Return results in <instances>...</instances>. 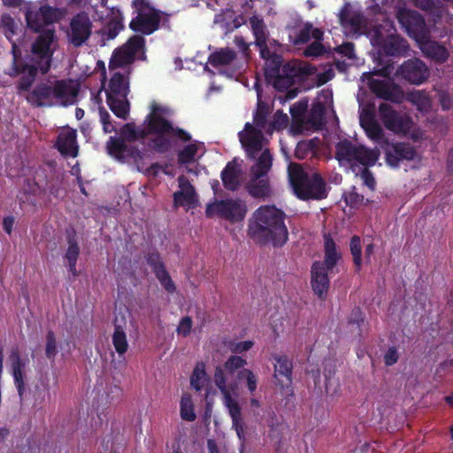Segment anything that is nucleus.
I'll return each mask as SVG.
<instances>
[{
	"label": "nucleus",
	"mask_w": 453,
	"mask_h": 453,
	"mask_svg": "<svg viewBox=\"0 0 453 453\" xmlns=\"http://www.w3.org/2000/svg\"><path fill=\"white\" fill-rule=\"evenodd\" d=\"M247 364V361L245 358L238 356V355H233L230 356L226 361L224 363L223 367L225 371L228 374H234L236 371L240 369H243L244 365Z\"/></svg>",
	"instance_id": "nucleus-46"
},
{
	"label": "nucleus",
	"mask_w": 453,
	"mask_h": 453,
	"mask_svg": "<svg viewBox=\"0 0 453 453\" xmlns=\"http://www.w3.org/2000/svg\"><path fill=\"white\" fill-rule=\"evenodd\" d=\"M121 134L127 142H135V126L133 123H127L121 129Z\"/></svg>",
	"instance_id": "nucleus-64"
},
{
	"label": "nucleus",
	"mask_w": 453,
	"mask_h": 453,
	"mask_svg": "<svg viewBox=\"0 0 453 453\" xmlns=\"http://www.w3.org/2000/svg\"><path fill=\"white\" fill-rule=\"evenodd\" d=\"M397 74L410 83L419 85L429 76V70L423 61L418 58L409 59L402 64Z\"/></svg>",
	"instance_id": "nucleus-14"
},
{
	"label": "nucleus",
	"mask_w": 453,
	"mask_h": 453,
	"mask_svg": "<svg viewBox=\"0 0 453 453\" xmlns=\"http://www.w3.org/2000/svg\"><path fill=\"white\" fill-rule=\"evenodd\" d=\"M404 41L397 37H390L385 41L384 50L388 55L396 56L403 52L405 48Z\"/></svg>",
	"instance_id": "nucleus-43"
},
{
	"label": "nucleus",
	"mask_w": 453,
	"mask_h": 453,
	"mask_svg": "<svg viewBox=\"0 0 453 453\" xmlns=\"http://www.w3.org/2000/svg\"><path fill=\"white\" fill-rule=\"evenodd\" d=\"M238 379L246 380L247 388L250 394H253L256 391L257 386V378L251 370L246 368L240 370L238 372Z\"/></svg>",
	"instance_id": "nucleus-52"
},
{
	"label": "nucleus",
	"mask_w": 453,
	"mask_h": 453,
	"mask_svg": "<svg viewBox=\"0 0 453 453\" xmlns=\"http://www.w3.org/2000/svg\"><path fill=\"white\" fill-rule=\"evenodd\" d=\"M288 178L295 195L301 200H322L328 195L322 176L318 173L310 174L299 165H289Z\"/></svg>",
	"instance_id": "nucleus-5"
},
{
	"label": "nucleus",
	"mask_w": 453,
	"mask_h": 453,
	"mask_svg": "<svg viewBox=\"0 0 453 453\" xmlns=\"http://www.w3.org/2000/svg\"><path fill=\"white\" fill-rule=\"evenodd\" d=\"M316 143L314 140L301 141L295 149V157L297 159L311 157L315 154Z\"/></svg>",
	"instance_id": "nucleus-38"
},
{
	"label": "nucleus",
	"mask_w": 453,
	"mask_h": 453,
	"mask_svg": "<svg viewBox=\"0 0 453 453\" xmlns=\"http://www.w3.org/2000/svg\"><path fill=\"white\" fill-rule=\"evenodd\" d=\"M112 344L116 352L121 356L124 355L128 349V342L126 332L122 326L115 325L114 332L112 334Z\"/></svg>",
	"instance_id": "nucleus-32"
},
{
	"label": "nucleus",
	"mask_w": 453,
	"mask_h": 453,
	"mask_svg": "<svg viewBox=\"0 0 453 453\" xmlns=\"http://www.w3.org/2000/svg\"><path fill=\"white\" fill-rule=\"evenodd\" d=\"M426 54L431 58L434 59L439 63L445 62L449 58V52L444 46H441L438 43H433L428 46L426 50Z\"/></svg>",
	"instance_id": "nucleus-45"
},
{
	"label": "nucleus",
	"mask_w": 453,
	"mask_h": 453,
	"mask_svg": "<svg viewBox=\"0 0 453 453\" xmlns=\"http://www.w3.org/2000/svg\"><path fill=\"white\" fill-rule=\"evenodd\" d=\"M411 97L412 102L418 106L419 111H427L431 105L428 96L423 92L413 93Z\"/></svg>",
	"instance_id": "nucleus-57"
},
{
	"label": "nucleus",
	"mask_w": 453,
	"mask_h": 453,
	"mask_svg": "<svg viewBox=\"0 0 453 453\" xmlns=\"http://www.w3.org/2000/svg\"><path fill=\"white\" fill-rule=\"evenodd\" d=\"M323 240L324 259L323 261H319V264L322 265L323 268L331 270L332 273L338 263L342 260V255L329 233L324 234Z\"/></svg>",
	"instance_id": "nucleus-25"
},
{
	"label": "nucleus",
	"mask_w": 453,
	"mask_h": 453,
	"mask_svg": "<svg viewBox=\"0 0 453 453\" xmlns=\"http://www.w3.org/2000/svg\"><path fill=\"white\" fill-rule=\"evenodd\" d=\"M92 24L84 12L75 15L70 23L69 41L74 47H81L91 35Z\"/></svg>",
	"instance_id": "nucleus-15"
},
{
	"label": "nucleus",
	"mask_w": 453,
	"mask_h": 453,
	"mask_svg": "<svg viewBox=\"0 0 453 453\" xmlns=\"http://www.w3.org/2000/svg\"><path fill=\"white\" fill-rule=\"evenodd\" d=\"M207 380L205 365L203 362L196 364L190 376L191 387L196 391H200Z\"/></svg>",
	"instance_id": "nucleus-34"
},
{
	"label": "nucleus",
	"mask_w": 453,
	"mask_h": 453,
	"mask_svg": "<svg viewBox=\"0 0 453 453\" xmlns=\"http://www.w3.org/2000/svg\"><path fill=\"white\" fill-rule=\"evenodd\" d=\"M147 264L152 269L154 274L165 269V265L158 251L150 252L145 257Z\"/></svg>",
	"instance_id": "nucleus-49"
},
{
	"label": "nucleus",
	"mask_w": 453,
	"mask_h": 453,
	"mask_svg": "<svg viewBox=\"0 0 453 453\" xmlns=\"http://www.w3.org/2000/svg\"><path fill=\"white\" fill-rule=\"evenodd\" d=\"M285 213L275 205H262L257 209L250 220L249 236L260 245L272 244L282 247L288 239L285 225Z\"/></svg>",
	"instance_id": "nucleus-3"
},
{
	"label": "nucleus",
	"mask_w": 453,
	"mask_h": 453,
	"mask_svg": "<svg viewBox=\"0 0 453 453\" xmlns=\"http://www.w3.org/2000/svg\"><path fill=\"white\" fill-rule=\"evenodd\" d=\"M25 18L27 27L35 32H39L44 26L39 10L33 11L30 8H27L25 12Z\"/></svg>",
	"instance_id": "nucleus-41"
},
{
	"label": "nucleus",
	"mask_w": 453,
	"mask_h": 453,
	"mask_svg": "<svg viewBox=\"0 0 453 453\" xmlns=\"http://www.w3.org/2000/svg\"><path fill=\"white\" fill-rule=\"evenodd\" d=\"M414 5L425 12H430L438 17L441 13V3H435L434 0H413Z\"/></svg>",
	"instance_id": "nucleus-44"
},
{
	"label": "nucleus",
	"mask_w": 453,
	"mask_h": 453,
	"mask_svg": "<svg viewBox=\"0 0 453 453\" xmlns=\"http://www.w3.org/2000/svg\"><path fill=\"white\" fill-rule=\"evenodd\" d=\"M246 212V205L238 199L216 200L209 203L205 210L207 218L211 219L217 215L230 222L242 221L245 218Z\"/></svg>",
	"instance_id": "nucleus-11"
},
{
	"label": "nucleus",
	"mask_w": 453,
	"mask_h": 453,
	"mask_svg": "<svg viewBox=\"0 0 453 453\" xmlns=\"http://www.w3.org/2000/svg\"><path fill=\"white\" fill-rule=\"evenodd\" d=\"M250 23L255 36V42L257 46H262L266 42V34L265 31V26L262 19L254 16L250 18Z\"/></svg>",
	"instance_id": "nucleus-39"
},
{
	"label": "nucleus",
	"mask_w": 453,
	"mask_h": 453,
	"mask_svg": "<svg viewBox=\"0 0 453 453\" xmlns=\"http://www.w3.org/2000/svg\"><path fill=\"white\" fill-rule=\"evenodd\" d=\"M308 109V101L300 100L290 107V113L293 118H302Z\"/></svg>",
	"instance_id": "nucleus-61"
},
{
	"label": "nucleus",
	"mask_w": 453,
	"mask_h": 453,
	"mask_svg": "<svg viewBox=\"0 0 453 453\" xmlns=\"http://www.w3.org/2000/svg\"><path fill=\"white\" fill-rule=\"evenodd\" d=\"M10 360L14 384L16 386L20 401L22 402L25 399L26 395V384L24 380L26 362L21 359L18 349H13L11 352Z\"/></svg>",
	"instance_id": "nucleus-21"
},
{
	"label": "nucleus",
	"mask_w": 453,
	"mask_h": 453,
	"mask_svg": "<svg viewBox=\"0 0 453 453\" xmlns=\"http://www.w3.org/2000/svg\"><path fill=\"white\" fill-rule=\"evenodd\" d=\"M225 372L224 367L217 366L214 372V382L223 395L224 404L227 408L232 419V428L234 429L241 441L240 451L242 453L246 441L245 422L242 417V409L239 403L232 397L230 390L226 387Z\"/></svg>",
	"instance_id": "nucleus-8"
},
{
	"label": "nucleus",
	"mask_w": 453,
	"mask_h": 453,
	"mask_svg": "<svg viewBox=\"0 0 453 453\" xmlns=\"http://www.w3.org/2000/svg\"><path fill=\"white\" fill-rule=\"evenodd\" d=\"M197 151L198 145L196 142L189 143L184 146V148L180 150L177 154L178 163L180 165H188L194 163Z\"/></svg>",
	"instance_id": "nucleus-36"
},
{
	"label": "nucleus",
	"mask_w": 453,
	"mask_h": 453,
	"mask_svg": "<svg viewBox=\"0 0 453 453\" xmlns=\"http://www.w3.org/2000/svg\"><path fill=\"white\" fill-rule=\"evenodd\" d=\"M134 57L123 46L114 52L113 58L110 62V66L116 64L119 66L130 64Z\"/></svg>",
	"instance_id": "nucleus-48"
},
{
	"label": "nucleus",
	"mask_w": 453,
	"mask_h": 453,
	"mask_svg": "<svg viewBox=\"0 0 453 453\" xmlns=\"http://www.w3.org/2000/svg\"><path fill=\"white\" fill-rule=\"evenodd\" d=\"M378 150H370L364 145H356L348 139L340 141L335 145V158L348 164H359L365 167L372 166L379 159Z\"/></svg>",
	"instance_id": "nucleus-10"
},
{
	"label": "nucleus",
	"mask_w": 453,
	"mask_h": 453,
	"mask_svg": "<svg viewBox=\"0 0 453 453\" xmlns=\"http://www.w3.org/2000/svg\"><path fill=\"white\" fill-rule=\"evenodd\" d=\"M78 94V85H73L72 81L59 80L53 86L49 82L37 84L26 99L34 107L51 106L54 99L66 106L75 103Z\"/></svg>",
	"instance_id": "nucleus-4"
},
{
	"label": "nucleus",
	"mask_w": 453,
	"mask_h": 453,
	"mask_svg": "<svg viewBox=\"0 0 453 453\" xmlns=\"http://www.w3.org/2000/svg\"><path fill=\"white\" fill-rule=\"evenodd\" d=\"M379 116L384 127L395 134L408 136L413 142L422 139L423 132L408 113L398 111L390 104L382 103L379 106Z\"/></svg>",
	"instance_id": "nucleus-6"
},
{
	"label": "nucleus",
	"mask_w": 453,
	"mask_h": 453,
	"mask_svg": "<svg viewBox=\"0 0 453 453\" xmlns=\"http://www.w3.org/2000/svg\"><path fill=\"white\" fill-rule=\"evenodd\" d=\"M268 116V107L262 104L258 103L256 112L254 114V124L260 130L265 128Z\"/></svg>",
	"instance_id": "nucleus-50"
},
{
	"label": "nucleus",
	"mask_w": 453,
	"mask_h": 453,
	"mask_svg": "<svg viewBox=\"0 0 453 453\" xmlns=\"http://www.w3.org/2000/svg\"><path fill=\"white\" fill-rule=\"evenodd\" d=\"M312 25L307 23L302 27L296 35L295 39L293 40L294 44L299 45L306 43L311 39Z\"/></svg>",
	"instance_id": "nucleus-55"
},
{
	"label": "nucleus",
	"mask_w": 453,
	"mask_h": 453,
	"mask_svg": "<svg viewBox=\"0 0 453 453\" xmlns=\"http://www.w3.org/2000/svg\"><path fill=\"white\" fill-rule=\"evenodd\" d=\"M132 7L135 16L129 23L131 30L150 35L159 28L161 12L152 6L149 0H133Z\"/></svg>",
	"instance_id": "nucleus-9"
},
{
	"label": "nucleus",
	"mask_w": 453,
	"mask_h": 453,
	"mask_svg": "<svg viewBox=\"0 0 453 453\" xmlns=\"http://www.w3.org/2000/svg\"><path fill=\"white\" fill-rule=\"evenodd\" d=\"M360 125L364 128L366 135L377 143L380 148L388 140L384 134L382 127L375 119V114L372 110H364L360 114Z\"/></svg>",
	"instance_id": "nucleus-17"
},
{
	"label": "nucleus",
	"mask_w": 453,
	"mask_h": 453,
	"mask_svg": "<svg viewBox=\"0 0 453 453\" xmlns=\"http://www.w3.org/2000/svg\"><path fill=\"white\" fill-rule=\"evenodd\" d=\"M57 150L65 157H76L79 154V145L77 143V131L67 127L60 132L57 137Z\"/></svg>",
	"instance_id": "nucleus-19"
},
{
	"label": "nucleus",
	"mask_w": 453,
	"mask_h": 453,
	"mask_svg": "<svg viewBox=\"0 0 453 453\" xmlns=\"http://www.w3.org/2000/svg\"><path fill=\"white\" fill-rule=\"evenodd\" d=\"M99 116L104 133H111L116 130L111 121V115L104 107L99 108Z\"/></svg>",
	"instance_id": "nucleus-58"
},
{
	"label": "nucleus",
	"mask_w": 453,
	"mask_h": 453,
	"mask_svg": "<svg viewBox=\"0 0 453 453\" xmlns=\"http://www.w3.org/2000/svg\"><path fill=\"white\" fill-rule=\"evenodd\" d=\"M155 276L166 292L173 294L176 291V286L166 269L156 273Z\"/></svg>",
	"instance_id": "nucleus-53"
},
{
	"label": "nucleus",
	"mask_w": 453,
	"mask_h": 453,
	"mask_svg": "<svg viewBox=\"0 0 453 453\" xmlns=\"http://www.w3.org/2000/svg\"><path fill=\"white\" fill-rule=\"evenodd\" d=\"M130 92L129 77L119 72L114 73L106 90V102L111 111L119 119H127L129 114L127 96Z\"/></svg>",
	"instance_id": "nucleus-7"
},
{
	"label": "nucleus",
	"mask_w": 453,
	"mask_h": 453,
	"mask_svg": "<svg viewBox=\"0 0 453 453\" xmlns=\"http://www.w3.org/2000/svg\"><path fill=\"white\" fill-rule=\"evenodd\" d=\"M235 58V52L231 49L226 48L212 52L208 58V62L213 67L219 68L230 65Z\"/></svg>",
	"instance_id": "nucleus-31"
},
{
	"label": "nucleus",
	"mask_w": 453,
	"mask_h": 453,
	"mask_svg": "<svg viewBox=\"0 0 453 453\" xmlns=\"http://www.w3.org/2000/svg\"><path fill=\"white\" fill-rule=\"evenodd\" d=\"M43 25H49L57 20V9L49 5H42L39 8Z\"/></svg>",
	"instance_id": "nucleus-56"
},
{
	"label": "nucleus",
	"mask_w": 453,
	"mask_h": 453,
	"mask_svg": "<svg viewBox=\"0 0 453 453\" xmlns=\"http://www.w3.org/2000/svg\"><path fill=\"white\" fill-rule=\"evenodd\" d=\"M325 106L319 102L313 104L307 116V122L316 128H319L325 123Z\"/></svg>",
	"instance_id": "nucleus-33"
},
{
	"label": "nucleus",
	"mask_w": 453,
	"mask_h": 453,
	"mask_svg": "<svg viewBox=\"0 0 453 453\" xmlns=\"http://www.w3.org/2000/svg\"><path fill=\"white\" fill-rule=\"evenodd\" d=\"M171 112L170 109L153 102L150 104V112L144 119V127H135L136 141L144 139L149 134L154 135L149 142L150 147L158 154L168 152L172 146V138H177L183 142L191 140V134L183 128L174 127L173 122L166 119Z\"/></svg>",
	"instance_id": "nucleus-2"
},
{
	"label": "nucleus",
	"mask_w": 453,
	"mask_h": 453,
	"mask_svg": "<svg viewBox=\"0 0 453 453\" xmlns=\"http://www.w3.org/2000/svg\"><path fill=\"white\" fill-rule=\"evenodd\" d=\"M145 46V39L139 35H135L131 36L124 47L133 55L135 57V55L142 50L144 49Z\"/></svg>",
	"instance_id": "nucleus-47"
},
{
	"label": "nucleus",
	"mask_w": 453,
	"mask_h": 453,
	"mask_svg": "<svg viewBox=\"0 0 453 453\" xmlns=\"http://www.w3.org/2000/svg\"><path fill=\"white\" fill-rule=\"evenodd\" d=\"M300 74L299 67L293 63L285 64L275 77L271 81L273 87L279 91H285L289 88L296 81V78Z\"/></svg>",
	"instance_id": "nucleus-22"
},
{
	"label": "nucleus",
	"mask_w": 453,
	"mask_h": 453,
	"mask_svg": "<svg viewBox=\"0 0 453 453\" xmlns=\"http://www.w3.org/2000/svg\"><path fill=\"white\" fill-rule=\"evenodd\" d=\"M0 22L5 37L12 44V62L6 73L11 77L20 76L17 84L19 93L29 91L38 73L43 75L50 69L54 31H42L31 44L30 52L23 57L19 46L23 43L25 35L21 21H16L10 14L4 13Z\"/></svg>",
	"instance_id": "nucleus-1"
},
{
	"label": "nucleus",
	"mask_w": 453,
	"mask_h": 453,
	"mask_svg": "<svg viewBox=\"0 0 453 453\" xmlns=\"http://www.w3.org/2000/svg\"><path fill=\"white\" fill-rule=\"evenodd\" d=\"M331 270L322 267L319 261H315L311 268V285L315 295L320 300H325L329 289L330 280L328 277Z\"/></svg>",
	"instance_id": "nucleus-16"
},
{
	"label": "nucleus",
	"mask_w": 453,
	"mask_h": 453,
	"mask_svg": "<svg viewBox=\"0 0 453 453\" xmlns=\"http://www.w3.org/2000/svg\"><path fill=\"white\" fill-rule=\"evenodd\" d=\"M274 360V372L275 384L280 388L282 392L287 395H293L294 390L292 388V373L293 364L292 361L286 355L273 354L272 356Z\"/></svg>",
	"instance_id": "nucleus-13"
},
{
	"label": "nucleus",
	"mask_w": 453,
	"mask_h": 453,
	"mask_svg": "<svg viewBox=\"0 0 453 453\" xmlns=\"http://www.w3.org/2000/svg\"><path fill=\"white\" fill-rule=\"evenodd\" d=\"M272 165L273 156L269 150L266 149L261 153L256 164L251 167L250 172L256 177H267Z\"/></svg>",
	"instance_id": "nucleus-29"
},
{
	"label": "nucleus",
	"mask_w": 453,
	"mask_h": 453,
	"mask_svg": "<svg viewBox=\"0 0 453 453\" xmlns=\"http://www.w3.org/2000/svg\"><path fill=\"white\" fill-rule=\"evenodd\" d=\"M248 194L256 199H266L272 195V188L268 177L251 176L245 185Z\"/></svg>",
	"instance_id": "nucleus-27"
},
{
	"label": "nucleus",
	"mask_w": 453,
	"mask_h": 453,
	"mask_svg": "<svg viewBox=\"0 0 453 453\" xmlns=\"http://www.w3.org/2000/svg\"><path fill=\"white\" fill-rule=\"evenodd\" d=\"M282 62V57L275 52L273 53V56L267 58L265 65V75L268 80L278 74L284 65Z\"/></svg>",
	"instance_id": "nucleus-35"
},
{
	"label": "nucleus",
	"mask_w": 453,
	"mask_h": 453,
	"mask_svg": "<svg viewBox=\"0 0 453 453\" xmlns=\"http://www.w3.org/2000/svg\"><path fill=\"white\" fill-rule=\"evenodd\" d=\"M254 345L252 341H243L239 342H233L230 344L229 349L234 354H242L250 350Z\"/></svg>",
	"instance_id": "nucleus-63"
},
{
	"label": "nucleus",
	"mask_w": 453,
	"mask_h": 453,
	"mask_svg": "<svg viewBox=\"0 0 453 453\" xmlns=\"http://www.w3.org/2000/svg\"><path fill=\"white\" fill-rule=\"evenodd\" d=\"M58 354L57 339L54 332L49 330L45 336V356L46 357L54 362Z\"/></svg>",
	"instance_id": "nucleus-42"
},
{
	"label": "nucleus",
	"mask_w": 453,
	"mask_h": 453,
	"mask_svg": "<svg viewBox=\"0 0 453 453\" xmlns=\"http://www.w3.org/2000/svg\"><path fill=\"white\" fill-rule=\"evenodd\" d=\"M371 89L377 97L393 103H400L403 97V91L398 85L386 81H372Z\"/></svg>",
	"instance_id": "nucleus-20"
},
{
	"label": "nucleus",
	"mask_w": 453,
	"mask_h": 453,
	"mask_svg": "<svg viewBox=\"0 0 453 453\" xmlns=\"http://www.w3.org/2000/svg\"><path fill=\"white\" fill-rule=\"evenodd\" d=\"M242 167L236 159L228 162L220 173L224 188L229 191H236L241 187Z\"/></svg>",
	"instance_id": "nucleus-23"
},
{
	"label": "nucleus",
	"mask_w": 453,
	"mask_h": 453,
	"mask_svg": "<svg viewBox=\"0 0 453 453\" xmlns=\"http://www.w3.org/2000/svg\"><path fill=\"white\" fill-rule=\"evenodd\" d=\"M123 15L119 11L113 12L103 29L104 35L110 40L114 39L124 29Z\"/></svg>",
	"instance_id": "nucleus-30"
},
{
	"label": "nucleus",
	"mask_w": 453,
	"mask_h": 453,
	"mask_svg": "<svg viewBox=\"0 0 453 453\" xmlns=\"http://www.w3.org/2000/svg\"><path fill=\"white\" fill-rule=\"evenodd\" d=\"M350 253L353 257V263L357 272L362 267V246L361 238L358 235H353L349 242Z\"/></svg>",
	"instance_id": "nucleus-40"
},
{
	"label": "nucleus",
	"mask_w": 453,
	"mask_h": 453,
	"mask_svg": "<svg viewBox=\"0 0 453 453\" xmlns=\"http://www.w3.org/2000/svg\"><path fill=\"white\" fill-rule=\"evenodd\" d=\"M288 123V117L287 114L283 113L281 111H277L273 115V119L271 123V126L273 129H282L286 127Z\"/></svg>",
	"instance_id": "nucleus-60"
},
{
	"label": "nucleus",
	"mask_w": 453,
	"mask_h": 453,
	"mask_svg": "<svg viewBox=\"0 0 453 453\" xmlns=\"http://www.w3.org/2000/svg\"><path fill=\"white\" fill-rule=\"evenodd\" d=\"M192 324V319L189 316L183 317L176 329L177 333L184 337L188 336L191 332Z\"/></svg>",
	"instance_id": "nucleus-62"
},
{
	"label": "nucleus",
	"mask_w": 453,
	"mask_h": 453,
	"mask_svg": "<svg viewBox=\"0 0 453 453\" xmlns=\"http://www.w3.org/2000/svg\"><path fill=\"white\" fill-rule=\"evenodd\" d=\"M180 190L173 193V204L176 207L193 205L196 202V193L194 186L184 176L178 177Z\"/></svg>",
	"instance_id": "nucleus-24"
},
{
	"label": "nucleus",
	"mask_w": 453,
	"mask_h": 453,
	"mask_svg": "<svg viewBox=\"0 0 453 453\" xmlns=\"http://www.w3.org/2000/svg\"><path fill=\"white\" fill-rule=\"evenodd\" d=\"M245 134H239L240 142L245 148L250 158H256L257 154L262 150V130L257 129L250 123L245 124Z\"/></svg>",
	"instance_id": "nucleus-18"
},
{
	"label": "nucleus",
	"mask_w": 453,
	"mask_h": 453,
	"mask_svg": "<svg viewBox=\"0 0 453 453\" xmlns=\"http://www.w3.org/2000/svg\"><path fill=\"white\" fill-rule=\"evenodd\" d=\"M67 244L68 247L64 258L67 261L69 273L75 278L80 274L76 265L81 250L74 231L67 235Z\"/></svg>",
	"instance_id": "nucleus-28"
},
{
	"label": "nucleus",
	"mask_w": 453,
	"mask_h": 453,
	"mask_svg": "<svg viewBox=\"0 0 453 453\" xmlns=\"http://www.w3.org/2000/svg\"><path fill=\"white\" fill-rule=\"evenodd\" d=\"M381 150L385 153L386 163L393 168H398L402 162L414 160L418 156L416 148L404 142H390L388 140Z\"/></svg>",
	"instance_id": "nucleus-12"
},
{
	"label": "nucleus",
	"mask_w": 453,
	"mask_h": 453,
	"mask_svg": "<svg viewBox=\"0 0 453 453\" xmlns=\"http://www.w3.org/2000/svg\"><path fill=\"white\" fill-rule=\"evenodd\" d=\"M180 417L183 420L192 422L196 415L194 411V404L190 395L184 394L180 399Z\"/></svg>",
	"instance_id": "nucleus-37"
},
{
	"label": "nucleus",
	"mask_w": 453,
	"mask_h": 453,
	"mask_svg": "<svg viewBox=\"0 0 453 453\" xmlns=\"http://www.w3.org/2000/svg\"><path fill=\"white\" fill-rule=\"evenodd\" d=\"M325 53V47L320 42H313L303 51L305 57H319Z\"/></svg>",
	"instance_id": "nucleus-59"
},
{
	"label": "nucleus",
	"mask_w": 453,
	"mask_h": 453,
	"mask_svg": "<svg viewBox=\"0 0 453 453\" xmlns=\"http://www.w3.org/2000/svg\"><path fill=\"white\" fill-rule=\"evenodd\" d=\"M107 150L109 154L117 156L126 152L127 146L123 139L111 136L107 142Z\"/></svg>",
	"instance_id": "nucleus-51"
},
{
	"label": "nucleus",
	"mask_w": 453,
	"mask_h": 453,
	"mask_svg": "<svg viewBox=\"0 0 453 453\" xmlns=\"http://www.w3.org/2000/svg\"><path fill=\"white\" fill-rule=\"evenodd\" d=\"M398 19L410 35L418 36L424 31L425 19L416 11L401 12Z\"/></svg>",
	"instance_id": "nucleus-26"
},
{
	"label": "nucleus",
	"mask_w": 453,
	"mask_h": 453,
	"mask_svg": "<svg viewBox=\"0 0 453 453\" xmlns=\"http://www.w3.org/2000/svg\"><path fill=\"white\" fill-rule=\"evenodd\" d=\"M343 197L346 204L351 208H358L364 202V196L357 193L355 187H353L348 193H345Z\"/></svg>",
	"instance_id": "nucleus-54"
}]
</instances>
